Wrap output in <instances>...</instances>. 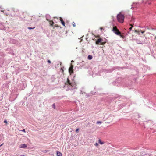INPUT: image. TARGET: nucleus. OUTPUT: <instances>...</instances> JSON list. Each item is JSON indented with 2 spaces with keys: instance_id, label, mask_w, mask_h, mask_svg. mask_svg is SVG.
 <instances>
[{
  "instance_id": "20e7f679",
  "label": "nucleus",
  "mask_w": 156,
  "mask_h": 156,
  "mask_svg": "<svg viewBox=\"0 0 156 156\" xmlns=\"http://www.w3.org/2000/svg\"><path fill=\"white\" fill-rule=\"evenodd\" d=\"M79 64V65L80 66H81V67H80V68H81L83 66L85 65V62L84 61H82L80 62Z\"/></svg>"
},
{
  "instance_id": "c03bdc74",
  "label": "nucleus",
  "mask_w": 156,
  "mask_h": 156,
  "mask_svg": "<svg viewBox=\"0 0 156 156\" xmlns=\"http://www.w3.org/2000/svg\"><path fill=\"white\" fill-rule=\"evenodd\" d=\"M21 156H24V155H21Z\"/></svg>"
},
{
  "instance_id": "b1692460",
  "label": "nucleus",
  "mask_w": 156,
  "mask_h": 156,
  "mask_svg": "<svg viewBox=\"0 0 156 156\" xmlns=\"http://www.w3.org/2000/svg\"><path fill=\"white\" fill-rule=\"evenodd\" d=\"M4 122L6 123V124H7L8 123L7 122L6 120H4Z\"/></svg>"
},
{
  "instance_id": "79ce46f5",
  "label": "nucleus",
  "mask_w": 156,
  "mask_h": 156,
  "mask_svg": "<svg viewBox=\"0 0 156 156\" xmlns=\"http://www.w3.org/2000/svg\"><path fill=\"white\" fill-rule=\"evenodd\" d=\"M2 28H0V30H2Z\"/></svg>"
},
{
  "instance_id": "9b49d317",
  "label": "nucleus",
  "mask_w": 156,
  "mask_h": 156,
  "mask_svg": "<svg viewBox=\"0 0 156 156\" xmlns=\"http://www.w3.org/2000/svg\"><path fill=\"white\" fill-rule=\"evenodd\" d=\"M114 33L116 34L117 35H119L120 34V33L119 31L117 30Z\"/></svg>"
},
{
  "instance_id": "c756f323",
  "label": "nucleus",
  "mask_w": 156,
  "mask_h": 156,
  "mask_svg": "<svg viewBox=\"0 0 156 156\" xmlns=\"http://www.w3.org/2000/svg\"><path fill=\"white\" fill-rule=\"evenodd\" d=\"M145 32V31H141V33H142V34H143Z\"/></svg>"
},
{
  "instance_id": "de8ad7c7",
  "label": "nucleus",
  "mask_w": 156,
  "mask_h": 156,
  "mask_svg": "<svg viewBox=\"0 0 156 156\" xmlns=\"http://www.w3.org/2000/svg\"><path fill=\"white\" fill-rule=\"evenodd\" d=\"M155 38L156 39V36L155 37Z\"/></svg>"
},
{
  "instance_id": "0eeeda50",
  "label": "nucleus",
  "mask_w": 156,
  "mask_h": 156,
  "mask_svg": "<svg viewBox=\"0 0 156 156\" xmlns=\"http://www.w3.org/2000/svg\"><path fill=\"white\" fill-rule=\"evenodd\" d=\"M46 19L47 20H49L50 19V16L49 15L47 14L46 16Z\"/></svg>"
},
{
  "instance_id": "5701e85b",
  "label": "nucleus",
  "mask_w": 156,
  "mask_h": 156,
  "mask_svg": "<svg viewBox=\"0 0 156 156\" xmlns=\"http://www.w3.org/2000/svg\"><path fill=\"white\" fill-rule=\"evenodd\" d=\"M47 62L48 63L50 64L51 63V61L49 60H48V61H47Z\"/></svg>"
},
{
  "instance_id": "39448f33",
  "label": "nucleus",
  "mask_w": 156,
  "mask_h": 156,
  "mask_svg": "<svg viewBox=\"0 0 156 156\" xmlns=\"http://www.w3.org/2000/svg\"><path fill=\"white\" fill-rule=\"evenodd\" d=\"M27 147L26 145L24 144H21L20 145V148H25Z\"/></svg>"
},
{
  "instance_id": "6ab92c4d",
  "label": "nucleus",
  "mask_w": 156,
  "mask_h": 156,
  "mask_svg": "<svg viewBox=\"0 0 156 156\" xmlns=\"http://www.w3.org/2000/svg\"><path fill=\"white\" fill-rule=\"evenodd\" d=\"M102 122H101V121H97V122H96V124H99V123H102Z\"/></svg>"
},
{
  "instance_id": "4c0bfd02",
  "label": "nucleus",
  "mask_w": 156,
  "mask_h": 156,
  "mask_svg": "<svg viewBox=\"0 0 156 156\" xmlns=\"http://www.w3.org/2000/svg\"><path fill=\"white\" fill-rule=\"evenodd\" d=\"M87 97H89V95H87Z\"/></svg>"
},
{
  "instance_id": "e433bc0d",
  "label": "nucleus",
  "mask_w": 156,
  "mask_h": 156,
  "mask_svg": "<svg viewBox=\"0 0 156 156\" xmlns=\"http://www.w3.org/2000/svg\"><path fill=\"white\" fill-rule=\"evenodd\" d=\"M133 40H135V41H136V39H133Z\"/></svg>"
},
{
  "instance_id": "4be33fe9",
  "label": "nucleus",
  "mask_w": 156,
  "mask_h": 156,
  "mask_svg": "<svg viewBox=\"0 0 156 156\" xmlns=\"http://www.w3.org/2000/svg\"><path fill=\"white\" fill-rule=\"evenodd\" d=\"M134 19L133 18H132L131 20V21L133 22V21L134 20Z\"/></svg>"
},
{
  "instance_id": "f8f14e48",
  "label": "nucleus",
  "mask_w": 156,
  "mask_h": 156,
  "mask_svg": "<svg viewBox=\"0 0 156 156\" xmlns=\"http://www.w3.org/2000/svg\"><path fill=\"white\" fill-rule=\"evenodd\" d=\"M117 30H116V27H113V28L112 29V31H113L114 32V33Z\"/></svg>"
},
{
  "instance_id": "473e14b6",
  "label": "nucleus",
  "mask_w": 156,
  "mask_h": 156,
  "mask_svg": "<svg viewBox=\"0 0 156 156\" xmlns=\"http://www.w3.org/2000/svg\"><path fill=\"white\" fill-rule=\"evenodd\" d=\"M135 32L136 33H137V31L136 30H135Z\"/></svg>"
},
{
  "instance_id": "09e8293b",
  "label": "nucleus",
  "mask_w": 156,
  "mask_h": 156,
  "mask_svg": "<svg viewBox=\"0 0 156 156\" xmlns=\"http://www.w3.org/2000/svg\"><path fill=\"white\" fill-rule=\"evenodd\" d=\"M129 31L128 32V33H129Z\"/></svg>"
},
{
  "instance_id": "9d476101",
  "label": "nucleus",
  "mask_w": 156,
  "mask_h": 156,
  "mask_svg": "<svg viewBox=\"0 0 156 156\" xmlns=\"http://www.w3.org/2000/svg\"><path fill=\"white\" fill-rule=\"evenodd\" d=\"M98 69L97 68H95L94 70L93 71V72L94 74H97V73H95V71H96Z\"/></svg>"
},
{
  "instance_id": "2f4dec72",
  "label": "nucleus",
  "mask_w": 156,
  "mask_h": 156,
  "mask_svg": "<svg viewBox=\"0 0 156 156\" xmlns=\"http://www.w3.org/2000/svg\"><path fill=\"white\" fill-rule=\"evenodd\" d=\"M73 27H75L76 26V25H75V23H74L73 25Z\"/></svg>"
},
{
  "instance_id": "f03ea898",
  "label": "nucleus",
  "mask_w": 156,
  "mask_h": 156,
  "mask_svg": "<svg viewBox=\"0 0 156 156\" xmlns=\"http://www.w3.org/2000/svg\"><path fill=\"white\" fill-rule=\"evenodd\" d=\"M147 39L146 38L144 40V41L143 40H140V39H136V42L138 44H143L144 43H145V41Z\"/></svg>"
},
{
  "instance_id": "cd10ccee",
  "label": "nucleus",
  "mask_w": 156,
  "mask_h": 156,
  "mask_svg": "<svg viewBox=\"0 0 156 156\" xmlns=\"http://www.w3.org/2000/svg\"><path fill=\"white\" fill-rule=\"evenodd\" d=\"M145 27L146 28H147L148 29H149V28L148 27V26H146Z\"/></svg>"
},
{
  "instance_id": "c9c22d12",
  "label": "nucleus",
  "mask_w": 156,
  "mask_h": 156,
  "mask_svg": "<svg viewBox=\"0 0 156 156\" xmlns=\"http://www.w3.org/2000/svg\"><path fill=\"white\" fill-rule=\"evenodd\" d=\"M72 87H73V89H75V87H74L73 86H72Z\"/></svg>"
},
{
  "instance_id": "c85d7f7f",
  "label": "nucleus",
  "mask_w": 156,
  "mask_h": 156,
  "mask_svg": "<svg viewBox=\"0 0 156 156\" xmlns=\"http://www.w3.org/2000/svg\"><path fill=\"white\" fill-rule=\"evenodd\" d=\"M95 146H98V143H96L95 144Z\"/></svg>"
},
{
  "instance_id": "4468645a",
  "label": "nucleus",
  "mask_w": 156,
  "mask_h": 156,
  "mask_svg": "<svg viewBox=\"0 0 156 156\" xmlns=\"http://www.w3.org/2000/svg\"><path fill=\"white\" fill-rule=\"evenodd\" d=\"M10 41L12 43H13L14 44L16 42V41L13 39L11 40Z\"/></svg>"
},
{
  "instance_id": "f3484780",
  "label": "nucleus",
  "mask_w": 156,
  "mask_h": 156,
  "mask_svg": "<svg viewBox=\"0 0 156 156\" xmlns=\"http://www.w3.org/2000/svg\"><path fill=\"white\" fill-rule=\"evenodd\" d=\"M138 4V2H137V3H133V4H132V5H131L132 7H131V9L132 8H133V6L134 5H135V4Z\"/></svg>"
},
{
  "instance_id": "423d86ee",
  "label": "nucleus",
  "mask_w": 156,
  "mask_h": 156,
  "mask_svg": "<svg viewBox=\"0 0 156 156\" xmlns=\"http://www.w3.org/2000/svg\"><path fill=\"white\" fill-rule=\"evenodd\" d=\"M102 40V39L101 38H99L96 41V43L97 44H99L101 42V41Z\"/></svg>"
},
{
  "instance_id": "2eb2a0df",
  "label": "nucleus",
  "mask_w": 156,
  "mask_h": 156,
  "mask_svg": "<svg viewBox=\"0 0 156 156\" xmlns=\"http://www.w3.org/2000/svg\"><path fill=\"white\" fill-rule=\"evenodd\" d=\"M98 141H99V143L101 144H104V142L101 141V140L100 139H99V140Z\"/></svg>"
},
{
  "instance_id": "a878e982",
  "label": "nucleus",
  "mask_w": 156,
  "mask_h": 156,
  "mask_svg": "<svg viewBox=\"0 0 156 156\" xmlns=\"http://www.w3.org/2000/svg\"><path fill=\"white\" fill-rule=\"evenodd\" d=\"M5 14L6 15H9V14L7 13V12H5Z\"/></svg>"
},
{
  "instance_id": "ea45409f",
  "label": "nucleus",
  "mask_w": 156,
  "mask_h": 156,
  "mask_svg": "<svg viewBox=\"0 0 156 156\" xmlns=\"http://www.w3.org/2000/svg\"><path fill=\"white\" fill-rule=\"evenodd\" d=\"M144 2V0H142V2L143 3Z\"/></svg>"
},
{
  "instance_id": "58836bf2",
  "label": "nucleus",
  "mask_w": 156,
  "mask_h": 156,
  "mask_svg": "<svg viewBox=\"0 0 156 156\" xmlns=\"http://www.w3.org/2000/svg\"><path fill=\"white\" fill-rule=\"evenodd\" d=\"M1 11L2 12H3V10H1Z\"/></svg>"
},
{
  "instance_id": "6e6552de",
  "label": "nucleus",
  "mask_w": 156,
  "mask_h": 156,
  "mask_svg": "<svg viewBox=\"0 0 156 156\" xmlns=\"http://www.w3.org/2000/svg\"><path fill=\"white\" fill-rule=\"evenodd\" d=\"M57 156H62V153L59 151H57Z\"/></svg>"
},
{
  "instance_id": "f257e3e1",
  "label": "nucleus",
  "mask_w": 156,
  "mask_h": 156,
  "mask_svg": "<svg viewBox=\"0 0 156 156\" xmlns=\"http://www.w3.org/2000/svg\"><path fill=\"white\" fill-rule=\"evenodd\" d=\"M117 18L118 21L122 23L124 22V16L123 15L119 13L117 16Z\"/></svg>"
},
{
  "instance_id": "aec40b11",
  "label": "nucleus",
  "mask_w": 156,
  "mask_h": 156,
  "mask_svg": "<svg viewBox=\"0 0 156 156\" xmlns=\"http://www.w3.org/2000/svg\"><path fill=\"white\" fill-rule=\"evenodd\" d=\"M50 25H52L54 23L52 21H50Z\"/></svg>"
},
{
  "instance_id": "1a4fd4ad",
  "label": "nucleus",
  "mask_w": 156,
  "mask_h": 156,
  "mask_svg": "<svg viewBox=\"0 0 156 156\" xmlns=\"http://www.w3.org/2000/svg\"><path fill=\"white\" fill-rule=\"evenodd\" d=\"M92 58V56L91 55H89L88 56V59L89 60H91Z\"/></svg>"
},
{
  "instance_id": "bb28decb",
  "label": "nucleus",
  "mask_w": 156,
  "mask_h": 156,
  "mask_svg": "<svg viewBox=\"0 0 156 156\" xmlns=\"http://www.w3.org/2000/svg\"><path fill=\"white\" fill-rule=\"evenodd\" d=\"M24 85V83H21V84H20V85L21 86H23Z\"/></svg>"
},
{
  "instance_id": "37998d69",
  "label": "nucleus",
  "mask_w": 156,
  "mask_h": 156,
  "mask_svg": "<svg viewBox=\"0 0 156 156\" xmlns=\"http://www.w3.org/2000/svg\"><path fill=\"white\" fill-rule=\"evenodd\" d=\"M24 89V88H22V89Z\"/></svg>"
},
{
  "instance_id": "ddd939ff",
  "label": "nucleus",
  "mask_w": 156,
  "mask_h": 156,
  "mask_svg": "<svg viewBox=\"0 0 156 156\" xmlns=\"http://www.w3.org/2000/svg\"><path fill=\"white\" fill-rule=\"evenodd\" d=\"M60 21H61V23H62V24L63 26H65V22H64V21L62 20H61Z\"/></svg>"
},
{
  "instance_id": "dca6fc26",
  "label": "nucleus",
  "mask_w": 156,
  "mask_h": 156,
  "mask_svg": "<svg viewBox=\"0 0 156 156\" xmlns=\"http://www.w3.org/2000/svg\"><path fill=\"white\" fill-rule=\"evenodd\" d=\"M130 26H131V27L129 28V31H131L132 30V27H133V25H132V24H130Z\"/></svg>"
},
{
  "instance_id": "412c9836",
  "label": "nucleus",
  "mask_w": 156,
  "mask_h": 156,
  "mask_svg": "<svg viewBox=\"0 0 156 156\" xmlns=\"http://www.w3.org/2000/svg\"><path fill=\"white\" fill-rule=\"evenodd\" d=\"M52 107L54 108H55V105L54 103L52 105Z\"/></svg>"
},
{
  "instance_id": "a211bd4d",
  "label": "nucleus",
  "mask_w": 156,
  "mask_h": 156,
  "mask_svg": "<svg viewBox=\"0 0 156 156\" xmlns=\"http://www.w3.org/2000/svg\"><path fill=\"white\" fill-rule=\"evenodd\" d=\"M35 28V27H27V28L29 29V30H31V29H34V28Z\"/></svg>"
},
{
  "instance_id": "72a5a7b5",
  "label": "nucleus",
  "mask_w": 156,
  "mask_h": 156,
  "mask_svg": "<svg viewBox=\"0 0 156 156\" xmlns=\"http://www.w3.org/2000/svg\"><path fill=\"white\" fill-rule=\"evenodd\" d=\"M3 143H2L0 145V147L2 146L3 145Z\"/></svg>"
},
{
  "instance_id": "f704fd0d",
  "label": "nucleus",
  "mask_w": 156,
  "mask_h": 156,
  "mask_svg": "<svg viewBox=\"0 0 156 156\" xmlns=\"http://www.w3.org/2000/svg\"><path fill=\"white\" fill-rule=\"evenodd\" d=\"M102 29H103V28H102V27H101V28H100V29L101 30H102Z\"/></svg>"
},
{
  "instance_id": "a18cd8bd",
  "label": "nucleus",
  "mask_w": 156,
  "mask_h": 156,
  "mask_svg": "<svg viewBox=\"0 0 156 156\" xmlns=\"http://www.w3.org/2000/svg\"><path fill=\"white\" fill-rule=\"evenodd\" d=\"M112 19L113 18V16H112Z\"/></svg>"
},
{
  "instance_id": "a19ab883",
  "label": "nucleus",
  "mask_w": 156,
  "mask_h": 156,
  "mask_svg": "<svg viewBox=\"0 0 156 156\" xmlns=\"http://www.w3.org/2000/svg\"><path fill=\"white\" fill-rule=\"evenodd\" d=\"M74 62V61L73 60L71 61V62Z\"/></svg>"
},
{
  "instance_id": "49530a36",
  "label": "nucleus",
  "mask_w": 156,
  "mask_h": 156,
  "mask_svg": "<svg viewBox=\"0 0 156 156\" xmlns=\"http://www.w3.org/2000/svg\"><path fill=\"white\" fill-rule=\"evenodd\" d=\"M112 19L113 18V16H112Z\"/></svg>"
},
{
  "instance_id": "7c9ffc66",
  "label": "nucleus",
  "mask_w": 156,
  "mask_h": 156,
  "mask_svg": "<svg viewBox=\"0 0 156 156\" xmlns=\"http://www.w3.org/2000/svg\"><path fill=\"white\" fill-rule=\"evenodd\" d=\"M22 131L23 132H25V130L24 129H23Z\"/></svg>"
},
{
  "instance_id": "393cba45",
  "label": "nucleus",
  "mask_w": 156,
  "mask_h": 156,
  "mask_svg": "<svg viewBox=\"0 0 156 156\" xmlns=\"http://www.w3.org/2000/svg\"><path fill=\"white\" fill-rule=\"evenodd\" d=\"M79 130V129L77 128L76 130V132L77 133L78 132Z\"/></svg>"
},
{
  "instance_id": "7ed1b4c3",
  "label": "nucleus",
  "mask_w": 156,
  "mask_h": 156,
  "mask_svg": "<svg viewBox=\"0 0 156 156\" xmlns=\"http://www.w3.org/2000/svg\"><path fill=\"white\" fill-rule=\"evenodd\" d=\"M73 66H71L69 67V72L70 74H71L73 73Z\"/></svg>"
}]
</instances>
